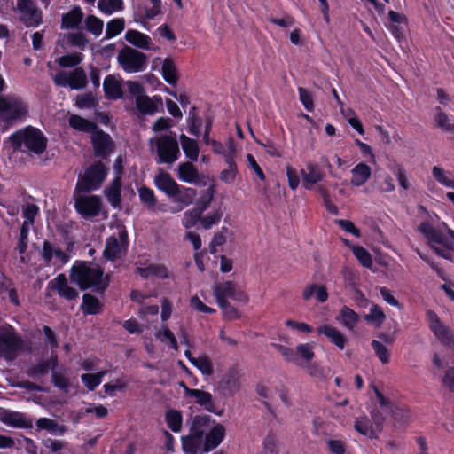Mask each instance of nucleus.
<instances>
[{"label":"nucleus","instance_id":"obj_1","mask_svg":"<svg viewBox=\"0 0 454 454\" xmlns=\"http://www.w3.org/2000/svg\"><path fill=\"white\" fill-rule=\"evenodd\" d=\"M70 279L82 291L91 288L94 292L103 294L110 285V277L104 274L103 269L91 262L77 260L70 269Z\"/></svg>","mask_w":454,"mask_h":454},{"label":"nucleus","instance_id":"obj_2","mask_svg":"<svg viewBox=\"0 0 454 454\" xmlns=\"http://www.w3.org/2000/svg\"><path fill=\"white\" fill-rule=\"evenodd\" d=\"M9 140L14 151L40 155L45 152L48 139L43 132L31 125L13 132Z\"/></svg>","mask_w":454,"mask_h":454},{"label":"nucleus","instance_id":"obj_3","mask_svg":"<svg viewBox=\"0 0 454 454\" xmlns=\"http://www.w3.org/2000/svg\"><path fill=\"white\" fill-rule=\"evenodd\" d=\"M154 144L155 146V162L159 165H172L181 156L176 135L171 131L169 134H163L150 139V145Z\"/></svg>","mask_w":454,"mask_h":454},{"label":"nucleus","instance_id":"obj_4","mask_svg":"<svg viewBox=\"0 0 454 454\" xmlns=\"http://www.w3.org/2000/svg\"><path fill=\"white\" fill-rule=\"evenodd\" d=\"M107 176V168L100 160L88 167L84 174H80L75 184V193L90 192L98 190Z\"/></svg>","mask_w":454,"mask_h":454},{"label":"nucleus","instance_id":"obj_5","mask_svg":"<svg viewBox=\"0 0 454 454\" xmlns=\"http://www.w3.org/2000/svg\"><path fill=\"white\" fill-rule=\"evenodd\" d=\"M28 107L21 98L16 96H0V120L11 126L24 118Z\"/></svg>","mask_w":454,"mask_h":454},{"label":"nucleus","instance_id":"obj_6","mask_svg":"<svg viewBox=\"0 0 454 454\" xmlns=\"http://www.w3.org/2000/svg\"><path fill=\"white\" fill-rule=\"evenodd\" d=\"M118 63L126 73H138L146 69L147 56L129 46H124L118 54Z\"/></svg>","mask_w":454,"mask_h":454},{"label":"nucleus","instance_id":"obj_7","mask_svg":"<svg viewBox=\"0 0 454 454\" xmlns=\"http://www.w3.org/2000/svg\"><path fill=\"white\" fill-rule=\"evenodd\" d=\"M429 330L434 333L439 342L450 349H454V332L444 325L439 316L432 309L426 311Z\"/></svg>","mask_w":454,"mask_h":454},{"label":"nucleus","instance_id":"obj_8","mask_svg":"<svg viewBox=\"0 0 454 454\" xmlns=\"http://www.w3.org/2000/svg\"><path fill=\"white\" fill-rule=\"evenodd\" d=\"M14 9L19 13V19L26 27H38L43 23V11L34 0H16Z\"/></svg>","mask_w":454,"mask_h":454},{"label":"nucleus","instance_id":"obj_9","mask_svg":"<svg viewBox=\"0 0 454 454\" xmlns=\"http://www.w3.org/2000/svg\"><path fill=\"white\" fill-rule=\"evenodd\" d=\"M75 211L83 218L90 219L99 215L102 210V200L98 195H74Z\"/></svg>","mask_w":454,"mask_h":454},{"label":"nucleus","instance_id":"obj_10","mask_svg":"<svg viewBox=\"0 0 454 454\" xmlns=\"http://www.w3.org/2000/svg\"><path fill=\"white\" fill-rule=\"evenodd\" d=\"M418 231L428 240L429 243L434 242L440 244L449 250L454 249L453 230L449 229L447 234L444 235L441 231L432 226L429 222L425 221L418 226Z\"/></svg>","mask_w":454,"mask_h":454},{"label":"nucleus","instance_id":"obj_11","mask_svg":"<svg viewBox=\"0 0 454 454\" xmlns=\"http://www.w3.org/2000/svg\"><path fill=\"white\" fill-rule=\"evenodd\" d=\"M214 294L216 298V301H228L231 299L233 301L247 303L249 300L247 294L232 281H224L220 284H215L214 286Z\"/></svg>","mask_w":454,"mask_h":454},{"label":"nucleus","instance_id":"obj_12","mask_svg":"<svg viewBox=\"0 0 454 454\" xmlns=\"http://www.w3.org/2000/svg\"><path fill=\"white\" fill-rule=\"evenodd\" d=\"M129 246V236L126 230L119 232V239L114 235L108 237L106 240L103 256L111 262L118 259L122 253L126 251Z\"/></svg>","mask_w":454,"mask_h":454},{"label":"nucleus","instance_id":"obj_13","mask_svg":"<svg viewBox=\"0 0 454 454\" xmlns=\"http://www.w3.org/2000/svg\"><path fill=\"white\" fill-rule=\"evenodd\" d=\"M240 388L239 372L236 366L230 367L217 382V389L223 397H231Z\"/></svg>","mask_w":454,"mask_h":454},{"label":"nucleus","instance_id":"obj_14","mask_svg":"<svg viewBox=\"0 0 454 454\" xmlns=\"http://www.w3.org/2000/svg\"><path fill=\"white\" fill-rule=\"evenodd\" d=\"M91 145L95 156L100 159H106L115 150L111 136L100 129L91 135Z\"/></svg>","mask_w":454,"mask_h":454},{"label":"nucleus","instance_id":"obj_15","mask_svg":"<svg viewBox=\"0 0 454 454\" xmlns=\"http://www.w3.org/2000/svg\"><path fill=\"white\" fill-rule=\"evenodd\" d=\"M181 386L184 389L185 395L194 397L196 403L203 407L207 411L217 416H222L223 414L224 410L215 406L211 393L201 389L190 388L184 382L181 383Z\"/></svg>","mask_w":454,"mask_h":454},{"label":"nucleus","instance_id":"obj_16","mask_svg":"<svg viewBox=\"0 0 454 454\" xmlns=\"http://www.w3.org/2000/svg\"><path fill=\"white\" fill-rule=\"evenodd\" d=\"M225 434L224 426L215 423L203 437V451L209 452L217 448L224 440Z\"/></svg>","mask_w":454,"mask_h":454},{"label":"nucleus","instance_id":"obj_17","mask_svg":"<svg viewBox=\"0 0 454 454\" xmlns=\"http://www.w3.org/2000/svg\"><path fill=\"white\" fill-rule=\"evenodd\" d=\"M154 185L156 188L163 192L168 197L175 198L179 192V184L174 180L168 172L160 170L154 176Z\"/></svg>","mask_w":454,"mask_h":454},{"label":"nucleus","instance_id":"obj_18","mask_svg":"<svg viewBox=\"0 0 454 454\" xmlns=\"http://www.w3.org/2000/svg\"><path fill=\"white\" fill-rule=\"evenodd\" d=\"M48 286L56 290L60 297L67 301L75 300L79 296L78 291L68 286L67 279L63 273L59 274L53 280L50 281Z\"/></svg>","mask_w":454,"mask_h":454},{"label":"nucleus","instance_id":"obj_19","mask_svg":"<svg viewBox=\"0 0 454 454\" xmlns=\"http://www.w3.org/2000/svg\"><path fill=\"white\" fill-rule=\"evenodd\" d=\"M42 260L46 265H50L52 262L53 256L60 262L61 266L67 264L70 260V255L60 248H54V246L49 240L43 242V247L40 251Z\"/></svg>","mask_w":454,"mask_h":454},{"label":"nucleus","instance_id":"obj_20","mask_svg":"<svg viewBox=\"0 0 454 454\" xmlns=\"http://www.w3.org/2000/svg\"><path fill=\"white\" fill-rule=\"evenodd\" d=\"M302 186L306 190H311L313 185L324 180L325 175L321 168L316 163H308L306 170L301 169Z\"/></svg>","mask_w":454,"mask_h":454},{"label":"nucleus","instance_id":"obj_21","mask_svg":"<svg viewBox=\"0 0 454 454\" xmlns=\"http://www.w3.org/2000/svg\"><path fill=\"white\" fill-rule=\"evenodd\" d=\"M317 333L325 335L339 349L343 350L348 341L347 337L335 326L324 324L317 327Z\"/></svg>","mask_w":454,"mask_h":454},{"label":"nucleus","instance_id":"obj_22","mask_svg":"<svg viewBox=\"0 0 454 454\" xmlns=\"http://www.w3.org/2000/svg\"><path fill=\"white\" fill-rule=\"evenodd\" d=\"M104 193L110 205L114 208H119L121 202V177L115 176L110 185L106 187Z\"/></svg>","mask_w":454,"mask_h":454},{"label":"nucleus","instance_id":"obj_23","mask_svg":"<svg viewBox=\"0 0 454 454\" xmlns=\"http://www.w3.org/2000/svg\"><path fill=\"white\" fill-rule=\"evenodd\" d=\"M215 423V420L209 415H196L192 419L189 430L190 433L204 437L206 435V432L209 430L211 426Z\"/></svg>","mask_w":454,"mask_h":454},{"label":"nucleus","instance_id":"obj_24","mask_svg":"<svg viewBox=\"0 0 454 454\" xmlns=\"http://www.w3.org/2000/svg\"><path fill=\"white\" fill-rule=\"evenodd\" d=\"M124 38L133 46L149 51L152 49V40L146 34L141 33L136 29H128L125 33Z\"/></svg>","mask_w":454,"mask_h":454},{"label":"nucleus","instance_id":"obj_25","mask_svg":"<svg viewBox=\"0 0 454 454\" xmlns=\"http://www.w3.org/2000/svg\"><path fill=\"white\" fill-rule=\"evenodd\" d=\"M136 273L144 279H147L150 277H157L161 279L169 278V271L163 264L152 263L147 267H137L136 269Z\"/></svg>","mask_w":454,"mask_h":454},{"label":"nucleus","instance_id":"obj_26","mask_svg":"<svg viewBox=\"0 0 454 454\" xmlns=\"http://www.w3.org/2000/svg\"><path fill=\"white\" fill-rule=\"evenodd\" d=\"M103 90L105 97L110 100H116L123 96L121 83L112 74H108L105 77L103 82Z\"/></svg>","mask_w":454,"mask_h":454},{"label":"nucleus","instance_id":"obj_27","mask_svg":"<svg viewBox=\"0 0 454 454\" xmlns=\"http://www.w3.org/2000/svg\"><path fill=\"white\" fill-rule=\"evenodd\" d=\"M181 443L185 454H198L203 449V437L189 432L181 437Z\"/></svg>","mask_w":454,"mask_h":454},{"label":"nucleus","instance_id":"obj_28","mask_svg":"<svg viewBox=\"0 0 454 454\" xmlns=\"http://www.w3.org/2000/svg\"><path fill=\"white\" fill-rule=\"evenodd\" d=\"M351 174L350 184L353 186L360 187L370 179L372 169L366 163L360 162L351 169Z\"/></svg>","mask_w":454,"mask_h":454},{"label":"nucleus","instance_id":"obj_29","mask_svg":"<svg viewBox=\"0 0 454 454\" xmlns=\"http://www.w3.org/2000/svg\"><path fill=\"white\" fill-rule=\"evenodd\" d=\"M83 19V12L79 6L74 7L72 10L64 13L61 18L62 29L78 28Z\"/></svg>","mask_w":454,"mask_h":454},{"label":"nucleus","instance_id":"obj_30","mask_svg":"<svg viewBox=\"0 0 454 454\" xmlns=\"http://www.w3.org/2000/svg\"><path fill=\"white\" fill-rule=\"evenodd\" d=\"M179 141L185 157L191 161H197L200 154L198 141L184 134L179 136Z\"/></svg>","mask_w":454,"mask_h":454},{"label":"nucleus","instance_id":"obj_31","mask_svg":"<svg viewBox=\"0 0 454 454\" xmlns=\"http://www.w3.org/2000/svg\"><path fill=\"white\" fill-rule=\"evenodd\" d=\"M68 122L72 129L85 133H90L91 135L98 129L96 122L77 114H72L68 119Z\"/></svg>","mask_w":454,"mask_h":454},{"label":"nucleus","instance_id":"obj_32","mask_svg":"<svg viewBox=\"0 0 454 454\" xmlns=\"http://www.w3.org/2000/svg\"><path fill=\"white\" fill-rule=\"evenodd\" d=\"M318 302H325L328 300V292L325 285L310 284L307 286L302 292V298L305 301L310 300L313 296Z\"/></svg>","mask_w":454,"mask_h":454},{"label":"nucleus","instance_id":"obj_33","mask_svg":"<svg viewBox=\"0 0 454 454\" xmlns=\"http://www.w3.org/2000/svg\"><path fill=\"white\" fill-rule=\"evenodd\" d=\"M178 178L185 183H195L199 179V171L191 161L182 162L178 165Z\"/></svg>","mask_w":454,"mask_h":454},{"label":"nucleus","instance_id":"obj_34","mask_svg":"<svg viewBox=\"0 0 454 454\" xmlns=\"http://www.w3.org/2000/svg\"><path fill=\"white\" fill-rule=\"evenodd\" d=\"M101 309L102 304L96 296L90 294H83L82 303L80 306V309L84 315H97L100 313Z\"/></svg>","mask_w":454,"mask_h":454},{"label":"nucleus","instance_id":"obj_35","mask_svg":"<svg viewBox=\"0 0 454 454\" xmlns=\"http://www.w3.org/2000/svg\"><path fill=\"white\" fill-rule=\"evenodd\" d=\"M341 324L348 330H353L359 321L358 314L349 307L344 305L337 317Z\"/></svg>","mask_w":454,"mask_h":454},{"label":"nucleus","instance_id":"obj_36","mask_svg":"<svg viewBox=\"0 0 454 454\" xmlns=\"http://www.w3.org/2000/svg\"><path fill=\"white\" fill-rule=\"evenodd\" d=\"M161 74L166 82L175 85L178 81V73L174 60L171 58H166L162 63Z\"/></svg>","mask_w":454,"mask_h":454},{"label":"nucleus","instance_id":"obj_37","mask_svg":"<svg viewBox=\"0 0 454 454\" xmlns=\"http://www.w3.org/2000/svg\"><path fill=\"white\" fill-rule=\"evenodd\" d=\"M354 428L362 435L369 436L370 439H377L378 435L372 428L371 419L366 417H358L355 420Z\"/></svg>","mask_w":454,"mask_h":454},{"label":"nucleus","instance_id":"obj_38","mask_svg":"<svg viewBox=\"0 0 454 454\" xmlns=\"http://www.w3.org/2000/svg\"><path fill=\"white\" fill-rule=\"evenodd\" d=\"M165 421L168 427L174 433H179L183 427L182 412L176 409H169L165 413Z\"/></svg>","mask_w":454,"mask_h":454},{"label":"nucleus","instance_id":"obj_39","mask_svg":"<svg viewBox=\"0 0 454 454\" xmlns=\"http://www.w3.org/2000/svg\"><path fill=\"white\" fill-rule=\"evenodd\" d=\"M136 107L144 115H153L157 112L156 104L146 95L136 98Z\"/></svg>","mask_w":454,"mask_h":454},{"label":"nucleus","instance_id":"obj_40","mask_svg":"<svg viewBox=\"0 0 454 454\" xmlns=\"http://www.w3.org/2000/svg\"><path fill=\"white\" fill-rule=\"evenodd\" d=\"M87 75L82 67H76L69 74V87L73 90H81L87 85Z\"/></svg>","mask_w":454,"mask_h":454},{"label":"nucleus","instance_id":"obj_41","mask_svg":"<svg viewBox=\"0 0 454 454\" xmlns=\"http://www.w3.org/2000/svg\"><path fill=\"white\" fill-rule=\"evenodd\" d=\"M36 426L39 429L47 430L49 433L52 434H59L62 435L66 432V428L64 426L59 425V423L49 418H40L36 421Z\"/></svg>","mask_w":454,"mask_h":454},{"label":"nucleus","instance_id":"obj_42","mask_svg":"<svg viewBox=\"0 0 454 454\" xmlns=\"http://www.w3.org/2000/svg\"><path fill=\"white\" fill-rule=\"evenodd\" d=\"M188 132L195 137H198L200 133V128L202 121L198 114V109L196 106H192L189 111L188 118Z\"/></svg>","mask_w":454,"mask_h":454},{"label":"nucleus","instance_id":"obj_43","mask_svg":"<svg viewBox=\"0 0 454 454\" xmlns=\"http://www.w3.org/2000/svg\"><path fill=\"white\" fill-rule=\"evenodd\" d=\"M125 28L123 18H114L106 24V35L104 39H111L120 35Z\"/></svg>","mask_w":454,"mask_h":454},{"label":"nucleus","instance_id":"obj_44","mask_svg":"<svg viewBox=\"0 0 454 454\" xmlns=\"http://www.w3.org/2000/svg\"><path fill=\"white\" fill-rule=\"evenodd\" d=\"M106 374V371H100L97 373H84L81 376L82 382L90 391H93L102 382V378Z\"/></svg>","mask_w":454,"mask_h":454},{"label":"nucleus","instance_id":"obj_45","mask_svg":"<svg viewBox=\"0 0 454 454\" xmlns=\"http://www.w3.org/2000/svg\"><path fill=\"white\" fill-rule=\"evenodd\" d=\"M364 319L367 323L380 327L386 320V315L379 305L373 304L370 309L369 314L365 315Z\"/></svg>","mask_w":454,"mask_h":454},{"label":"nucleus","instance_id":"obj_46","mask_svg":"<svg viewBox=\"0 0 454 454\" xmlns=\"http://www.w3.org/2000/svg\"><path fill=\"white\" fill-rule=\"evenodd\" d=\"M50 370L51 362L42 360L37 364L30 365L27 370V374L32 379H37L47 375Z\"/></svg>","mask_w":454,"mask_h":454},{"label":"nucleus","instance_id":"obj_47","mask_svg":"<svg viewBox=\"0 0 454 454\" xmlns=\"http://www.w3.org/2000/svg\"><path fill=\"white\" fill-rule=\"evenodd\" d=\"M98 8L104 13L111 15L114 12L122 11L124 3L122 0H99Z\"/></svg>","mask_w":454,"mask_h":454},{"label":"nucleus","instance_id":"obj_48","mask_svg":"<svg viewBox=\"0 0 454 454\" xmlns=\"http://www.w3.org/2000/svg\"><path fill=\"white\" fill-rule=\"evenodd\" d=\"M215 186H209L203 194L200 195L199 200H197L195 207L200 212L204 213L211 205L214 196H215Z\"/></svg>","mask_w":454,"mask_h":454},{"label":"nucleus","instance_id":"obj_49","mask_svg":"<svg viewBox=\"0 0 454 454\" xmlns=\"http://www.w3.org/2000/svg\"><path fill=\"white\" fill-rule=\"evenodd\" d=\"M196 194L197 192L195 189L179 185L178 194L172 199L184 206H189L193 202Z\"/></svg>","mask_w":454,"mask_h":454},{"label":"nucleus","instance_id":"obj_50","mask_svg":"<svg viewBox=\"0 0 454 454\" xmlns=\"http://www.w3.org/2000/svg\"><path fill=\"white\" fill-rule=\"evenodd\" d=\"M85 27L88 32L95 36H98L102 34L104 22L101 19L94 15H88L85 20Z\"/></svg>","mask_w":454,"mask_h":454},{"label":"nucleus","instance_id":"obj_51","mask_svg":"<svg viewBox=\"0 0 454 454\" xmlns=\"http://www.w3.org/2000/svg\"><path fill=\"white\" fill-rule=\"evenodd\" d=\"M352 252L362 266L365 268H372L373 263L372 257L367 249L361 246H354L352 247Z\"/></svg>","mask_w":454,"mask_h":454},{"label":"nucleus","instance_id":"obj_52","mask_svg":"<svg viewBox=\"0 0 454 454\" xmlns=\"http://www.w3.org/2000/svg\"><path fill=\"white\" fill-rule=\"evenodd\" d=\"M190 362L204 375L210 376L214 373L213 364L207 356H200L197 359H190Z\"/></svg>","mask_w":454,"mask_h":454},{"label":"nucleus","instance_id":"obj_53","mask_svg":"<svg viewBox=\"0 0 454 454\" xmlns=\"http://www.w3.org/2000/svg\"><path fill=\"white\" fill-rule=\"evenodd\" d=\"M138 194L141 202L145 204L148 208L153 209L155 207L157 200L154 192L152 189L144 185L138 189Z\"/></svg>","mask_w":454,"mask_h":454},{"label":"nucleus","instance_id":"obj_54","mask_svg":"<svg viewBox=\"0 0 454 454\" xmlns=\"http://www.w3.org/2000/svg\"><path fill=\"white\" fill-rule=\"evenodd\" d=\"M32 226L22 223L20 226V236L17 243V250L20 255L24 254L27 249L28 234Z\"/></svg>","mask_w":454,"mask_h":454},{"label":"nucleus","instance_id":"obj_55","mask_svg":"<svg viewBox=\"0 0 454 454\" xmlns=\"http://www.w3.org/2000/svg\"><path fill=\"white\" fill-rule=\"evenodd\" d=\"M432 175L440 184L454 190V180L447 176L443 168L434 166L432 168Z\"/></svg>","mask_w":454,"mask_h":454},{"label":"nucleus","instance_id":"obj_56","mask_svg":"<svg viewBox=\"0 0 454 454\" xmlns=\"http://www.w3.org/2000/svg\"><path fill=\"white\" fill-rule=\"evenodd\" d=\"M223 217V211L219 207L214 210L212 213L207 214L205 216H202L201 219V226L205 230H209L212 228L214 224H217L220 223Z\"/></svg>","mask_w":454,"mask_h":454},{"label":"nucleus","instance_id":"obj_57","mask_svg":"<svg viewBox=\"0 0 454 454\" xmlns=\"http://www.w3.org/2000/svg\"><path fill=\"white\" fill-rule=\"evenodd\" d=\"M127 387L128 383L123 378L116 379L114 384L106 383L103 386L105 393L111 397L115 396L116 391L123 392Z\"/></svg>","mask_w":454,"mask_h":454},{"label":"nucleus","instance_id":"obj_58","mask_svg":"<svg viewBox=\"0 0 454 454\" xmlns=\"http://www.w3.org/2000/svg\"><path fill=\"white\" fill-rule=\"evenodd\" d=\"M4 423L15 427H28L29 425L27 422L22 413L20 412H9L4 418Z\"/></svg>","mask_w":454,"mask_h":454},{"label":"nucleus","instance_id":"obj_59","mask_svg":"<svg viewBox=\"0 0 454 454\" xmlns=\"http://www.w3.org/2000/svg\"><path fill=\"white\" fill-rule=\"evenodd\" d=\"M203 213L196 207L188 210L184 215V226L186 228L194 227L199 222L201 223Z\"/></svg>","mask_w":454,"mask_h":454},{"label":"nucleus","instance_id":"obj_60","mask_svg":"<svg viewBox=\"0 0 454 454\" xmlns=\"http://www.w3.org/2000/svg\"><path fill=\"white\" fill-rule=\"evenodd\" d=\"M371 345L380 361L384 364H388L390 353L387 348L380 341L375 340L372 341Z\"/></svg>","mask_w":454,"mask_h":454},{"label":"nucleus","instance_id":"obj_61","mask_svg":"<svg viewBox=\"0 0 454 454\" xmlns=\"http://www.w3.org/2000/svg\"><path fill=\"white\" fill-rule=\"evenodd\" d=\"M219 308L223 311V317L227 320H235L240 317L239 310L234 308L228 301H217Z\"/></svg>","mask_w":454,"mask_h":454},{"label":"nucleus","instance_id":"obj_62","mask_svg":"<svg viewBox=\"0 0 454 454\" xmlns=\"http://www.w3.org/2000/svg\"><path fill=\"white\" fill-rule=\"evenodd\" d=\"M39 213V207L33 203L27 204L22 211V215L25 218V221L22 223H27V225L33 226L35 223V220L36 215Z\"/></svg>","mask_w":454,"mask_h":454},{"label":"nucleus","instance_id":"obj_63","mask_svg":"<svg viewBox=\"0 0 454 454\" xmlns=\"http://www.w3.org/2000/svg\"><path fill=\"white\" fill-rule=\"evenodd\" d=\"M82 60L81 53L67 54L60 57L58 63L62 67H74L78 66Z\"/></svg>","mask_w":454,"mask_h":454},{"label":"nucleus","instance_id":"obj_64","mask_svg":"<svg viewBox=\"0 0 454 454\" xmlns=\"http://www.w3.org/2000/svg\"><path fill=\"white\" fill-rule=\"evenodd\" d=\"M434 111L436 113L435 115V121L437 123V126L442 129L444 131H450L452 130V126L449 122V117L448 115L442 110L440 106H435Z\"/></svg>","mask_w":454,"mask_h":454}]
</instances>
